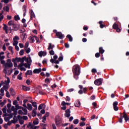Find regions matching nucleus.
<instances>
[{
    "label": "nucleus",
    "mask_w": 129,
    "mask_h": 129,
    "mask_svg": "<svg viewBox=\"0 0 129 129\" xmlns=\"http://www.w3.org/2000/svg\"><path fill=\"white\" fill-rule=\"evenodd\" d=\"M22 110L24 111V113H23V114L24 115H27V114H28V110H27V109L24 108L22 107Z\"/></svg>",
    "instance_id": "nucleus-26"
},
{
    "label": "nucleus",
    "mask_w": 129,
    "mask_h": 129,
    "mask_svg": "<svg viewBox=\"0 0 129 129\" xmlns=\"http://www.w3.org/2000/svg\"><path fill=\"white\" fill-rule=\"evenodd\" d=\"M66 38H67V39H69V41L70 42H72L73 41V37H72V36L70 34L67 35Z\"/></svg>",
    "instance_id": "nucleus-18"
},
{
    "label": "nucleus",
    "mask_w": 129,
    "mask_h": 129,
    "mask_svg": "<svg viewBox=\"0 0 129 129\" xmlns=\"http://www.w3.org/2000/svg\"><path fill=\"white\" fill-rule=\"evenodd\" d=\"M30 20L32 21L33 20V18H36V16L35 15V13L33 10H30Z\"/></svg>",
    "instance_id": "nucleus-13"
},
{
    "label": "nucleus",
    "mask_w": 129,
    "mask_h": 129,
    "mask_svg": "<svg viewBox=\"0 0 129 129\" xmlns=\"http://www.w3.org/2000/svg\"><path fill=\"white\" fill-rule=\"evenodd\" d=\"M27 108L28 110H32V109H33V107H32V105L31 104L28 103Z\"/></svg>",
    "instance_id": "nucleus-27"
},
{
    "label": "nucleus",
    "mask_w": 129,
    "mask_h": 129,
    "mask_svg": "<svg viewBox=\"0 0 129 129\" xmlns=\"http://www.w3.org/2000/svg\"><path fill=\"white\" fill-rule=\"evenodd\" d=\"M49 53L51 55H55V51H54L53 50L49 51Z\"/></svg>",
    "instance_id": "nucleus-48"
},
{
    "label": "nucleus",
    "mask_w": 129,
    "mask_h": 129,
    "mask_svg": "<svg viewBox=\"0 0 129 129\" xmlns=\"http://www.w3.org/2000/svg\"><path fill=\"white\" fill-rule=\"evenodd\" d=\"M12 62H21V57H16L15 58H13Z\"/></svg>",
    "instance_id": "nucleus-15"
},
{
    "label": "nucleus",
    "mask_w": 129,
    "mask_h": 129,
    "mask_svg": "<svg viewBox=\"0 0 129 129\" xmlns=\"http://www.w3.org/2000/svg\"><path fill=\"white\" fill-rule=\"evenodd\" d=\"M102 23H103L102 21L99 22V24L100 25V28H101V29H103V28H104V27H105V25H103Z\"/></svg>",
    "instance_id": "nucleus-31"
},
{
    "label": "nucleus",
    "mask_w": 129,
    "mask_h": 129,
    "mask_svg": "<svg viewBox=\"0 0 129 129\" xmlns=\"http://www.w3.org/2000/svg\"><path fill=\"white\" fill-rule=\"evenodd\" d=\"M10 92L12 96H15V95H16V93L15 92V90H14V89H13V88H11L10 89Z\"/></svg>",
    "instance_id": "nucleus-16"
},
{
    "label": "nucleus",
    "mask_w": 129,
    "mask_h": 129,
    "mask_svg": "<svg viewBox=\"0 0 129 129\" xmlns=\"http://www.w3.org/2000/svg\"><path fill=\"white\" fill-rule=\"evenodd\" d=\"M49 115H50V113L49 112H46L43 116V117L46 118L47 117H48V116H49Z\"/></svg>",
    "instance_id": "nucleus-39"
},
{
    "label": "nucleus",
    "mask_w": 129,
    "mask_h": 129,
    "mask_svg": "<svg viewBox=\"0 0 129 129\" xmlns=\"http://www.w3.org/2000/svg\"><path fill=\"white\" fill-rule=\"evenodd\" d=\"M12 28L13 31H18L20 29V25L14 24L12 26Z\"/></svg>",
    "instance_id": "nucleus-7"
},
{
    "label": "nucleus",
    "mask_w": 129,
    "mask_h": 129,
    "mask_svg": "<svg viewBox=\"0 0 129 129\" xmlns=\"http://www.w3.org/2000/svg\"><path fill=\"white\" fill-rule=\"evenodd\" d=\"M118 104V101H114L113 103V107L115 111H117V110H118V107H117Z\"/></svg>",
    "instance_id": "nucleus-6"
},
{
    "label": "nucleus",
    "mask_w": 129,
    "mask_h": 129,
    "mask_svg": "<svg viewBox=\"0 0 129 129\" xmlns=\"http://www.w3.org/2000/svg\"><path fill=\"white\" fill-rule=\"evenodd\" d=\"M14 116V113L7 114V116H9L10 119L13 118V116Z\"/></svg>",
    "instance_id": "nucleus-47"
},
{
    "label": "nucleus",
    "mask_w": 129,
    "mask_h": 129,
    "mask_svg": "<svg viewBox=\"0 0 129 129\" xmlns=\"http://www.w3.org/2000/svg\"><path fill=\"white\" fill-rule=\"evenodd\" d=\"M14 24H15V23H14L13 21L11 20L8 22L9 26H13Z\"/></svg>",
    "instance_id": "nucleus-35"
},
{
    "label": "nucleus",
    "mask_w": 129,
    "mask_h": 129,
    "mask_svg": "<svg viewBox=\"0 0 129 129\" xmlns=\"http://www.w3.org/2000/svg\"><path fill=\"white\" fill-rule=\"evenodd\" d=\"M6 103H7V100H4L2 103H1V105H2V106H4Z\"/></svg>",
    "instance_id": "nucleus-49"
},
{
    "label": "nucleus",
    "mask_w": 129,
    "mask_h": 129,
    "mask_svg": "<svg viewBox=\"0 0 129 129\" xmlns=\"http://www.w3.org/2000/svg\"><path fill=\"white\" fill-rule=\"evenodd\" d=\"M37 109H34L32 110V115L33 117H35V116H37Z\"/></svg>",
    "instance_id": "nucleus-20"
},
{
    "label": "nucleus",
    "mask_w": 129,
    "mask_h": 129,
    "mask_svg": "<svg viewBox=\"0 0 129 129\" xmlns=\"http://www.w3.org/2000/svg\"><path fill=\"white\" fill-rule=\"evenodd\" d=\"M13 104L14 105H18V101L17 100H14V101H13Z\"/></svg>",
    "instance_id": "nucleus-57"
},
{
    "label": "nucleus",
    "mask_w": 129,
    "mask_h": 129,
    "mask_svg": "<svg viewBox=\"0 0 129 129\" xmlns=\"http://www.w3.org/2000/svg\"><path fill=\"white\" fill-rule=\"evenodd\" d=\"M80 66L78 64H76L73 67V74H76L77 75H80Z\"/></svg>",
    "instance_id": "nucleus-2"
},
{
    "label": "nucleus",
    "mask_w": 129,
    "mask_h": 129,
    "mask_svg": "<svg viewBox=\"0 0 129 129\" xmlns=\"http://www.w3.org/2000/svg\"><path fill=\"white\" fill-rule=\"evenodd\" d=\"M26 62V63H32V59H31V57H27L26 56L21 58L20 57V62L21 63L19 64V67H23V64H24V62Z\"/></svg>",
    "instance_id": "nucleus-1"
},
{
    "label": "nucleus",
    "mask_w": 129,
    "mask_h": 129,
    "mask_svg": "<svg viewBox=\"0 0 129 129\" xmlns=\"http://www.w3.org/2000/svg\"><path fill=\"white\" fill-rule=\"evenodd\" d=\"M32 106H33V107H35L36 109H37V102H33L32 103Z\"/></svg>",
    "instance_id": "nucleus-34"
},
{
    "label": "nucleus",
    "mask_w": 129,
    "mask_h": 129,
    "mask_svg": "<svg viewBox=\"0 0 129 129\" xmlns=\"http://www.w3.org/2000/svg\"><path fill=\"white\" fill-rule=\"evenodd\" d=\"M6 97L8 98H10V97H11V95H10V93L9 92V91L6 92Z\"/></svg>",
    "instance_id": "nucleus-58"
},
{
    "label": "nucleus",
    "mask_w": 129,
    "mask_h": 129,
    "mask_svg": "<svg viewBox=\"0 0 129 129\" xmlns=\"http://www.w3.org/2000/svg\"><path fill=\"white\" fill-rule=\"evenodd\" d=\"M7 81L6 80L5 81V82H4V81H1V83L2 84H6V86H8V85H9L10 84V83L11 82V80H10V78H9V77H7Z\"/></svg>",
    "instance_id": "nucleus-10"
},
{
    "label": "nucleus",
    "mask_w": 129,
    "mask_h": 129,
    "mask_svg": "<svg viewBox=\"0 0 129 129\" xmlns=\"http://www.w3.org/2000/svg\"><path fill=\"white\" fill-rule=\"evenodd\" d=\"M34 38H35V40L36 41V43H39V41L40 40L39 37H37V36H34Z\"/></svg>",
    "instance_id": "nucleus-64"
},
{
    "label": "nucleus",
    "mask_w": 129,
    "mask_h": 129,
    "mask_svg": "<svg viewBox=\"0 0 129 129\" xmlns=\"http://www.w3.org/2000/svg\"><path fill=\"white\" fill-rule=\"evenodd\" d=\"M13 121H16V122L18 121V118H17V116H14L13 117Z\"/></svg>",
    "instance_id": "nucleus-56"
},
{
    "label": "nucleus",
    "mask_w": 129,
    "mask_h": 129,
    "mask_svg": "<svg viewBox=\"0 0 129 129\" xmlns=\"http://www.w3.org/2000/svg\"><path fill=\"white\" fill-rule=\"evenodd\" d=\"M24 53H25V51L24 50V49H21L20 51L19 54L20 56H23V55H24Z\"/></svg>",
    "instance_id": "nucleus-43"
},
{
    "label": "nucleus",
    "mask_w": 129,
    "mask_h": 129,
    "mask_svg": "<svg viewBox=\"0 0 129 129\" xmlns=\"http://www.w3.org/2000/svg\"><path fill=\"white\" fill-rule=\"evenodd\" d=\"M79 122V120L78 119H75L73 121V123L74 124H78V123Z\"/></svg>",
    "instance_id": "nucleus-38"
},
{
    "label": "nucleus",
    "mask_w": 129,
    "mask_h": 129,
    "mask_svg": "<svg viewBox=\"0 0 129 129\" xmlns=\"http://www.w3.org/2000/svg\"><path fill=\"white\" fill-rule=\"evenodd\" d=\"M3 113H5L3 115V116H7L8 113H7V106H5L2 109Z\"/></svg>",
    "instance_id": "nucleus-14"
},
{
    "label": "nucleus",
    "mask_w": 129,
    "mask_h": 129,
    "mask_svg": "<svg viewBox=\"0 0 129 129\" xmlns=\"http://www.w3.org/2000/svg\"><path fill=\"white\" fill-rule=\"evenodd\" d=\"M10 118H9V117H5V118H4V120L5 121H6V122H7V121H10Z\"/></svg>",
    "instance_id": "nucleus-55"
},
{
    "label": "nucleus",
    "mask_w": 129,
    "mask_h": 129,
    "mask_svg": "<svg viewBox=\"0 0 129 129\" xmlns=\"http://www.w3.org/2000/svg\"><path fill=\"white\" fill-rule=\"evenodd\" d=\"M42 71V69L39 68V69H35L33 70V73L34 74H39V73H40Z\"/></svg>",
    "instance_id": "nucleus-11"
},
{
    "label": "nucleus",
    "mask_w": 129,
    "mask_h": 129,
    "mask_svg": "<svg viewBox=\"0 0 129 129\" xmlns=\"http://www.w3.org/2000/svg\"><path fill=\"white\" fill-rule=\"evenodd\" d=\"M65 112L64 116H66V117H70V116L71 115V114H70V113H71L70 109H67L66 110Z\"/></svg>",
    "instance_id": "nucleus-9"
},
{
    "label": "nucleus",
    "mask_w": 129,
    "mask_h": 129,
    "mask_svg": "<svg viewBox=\"0 0 129 129\" xmlns=\"http://www.w3.org/2000/svg\"><path fill=\"white\" fill-rule=\"evenodd\" d=\"M123 118H124V120H125V122H126L127 121V120H129V118H128V117H127V114L123 115Z\"/></svg>",
    "instance_id": "nucleus-28"
},
{
    "label": "nucleus",
    "mask_w": 129,
    "mask_h": 129,
    "mask_svg": "<svg viewBox=\"0 0 129 129\" xmlns=\"http://www.w3.org/2000/svg\"><path fill=\"white\" fill-rule=\"evenodd\" d=\"M38 55H39V57H43V56L44 55V52L42 51H39L38 52Z\"/></svg>",
    "instance_id": "nucleus-41"
},
{
    "label": "nucleus",
    "mask_w": 129,
    "mask_h": 129,
    "mask_svg": "<svg viewBox=\"0 0 129 129\" xmlns=\"http://www.w3.org/2000/svg\"><path fill=\"white\" fill-rule=\"evenodd\" d=\"M22 89L24 91H29L30 90V88L27 87L25 86H22Z\"/></svg>",
    "instance_id": "nucleus-25"
},
{
    "label": "nucleus",
    "mask_w": 129,
    "mask_h": 129,
    "mask_svg": "<svg viewBox=\"0 0 129 129\" xmlns=\"http://www.w3.org/2000/svg\"><path fill=\"white\" fill-rule=\"evenodd\" d=\"M113 29H114V30H116V29H117L118 28V25L117 24H116V23H114L113 25Z\"/></svg>",
    "instance_id": "nucleus-37"
},
{
    "label": "nucleus",
    "mask_w": 129,
    "mask_h": 129,
    "mask_svg": "<svg viewBox=\"0 0 129 129\" xmlns=\"http://www.w3.org/2000/svg\"><path fill=\"white\" fill-rule=\"evenodd\" d=\"M45 83H47V84H48V83H50V79H49V78L45 79Z\"/></svg>",
    "instance_id": "nucleus-53"
},
{
    "label": "nucleus",
    "mask_w": 129,
    "mask_h": 129,
    "mask_svg": "<svg viewBox=\"0 0 129 129\" xmlns=\"http://www.w3.org/2000/svg\"><path fill=\"white\" fill-rule=\"evenodd\" d=\"M96 58H99L100 57V53L99 52H97L95 55Z\"/></svg>",
    "instance_id": "nucleus-52"
},
{
    "label": "nucleus",
    "mask_w": 129,
    "mask_h": 129,
    "mask_svg": "<svg viewBox=\"0 0 129 129\" xmlns=\"http://www.w3.org/2000/svg\"><path fill=\"white\" fill-rule=\"evenodd\" d=\"M18 114H20L21 115L24 114V112H23V111L22 110H19L18 111Z\"/></svg>",
    "instance_id": "nucleus-63"
},
{
    "label": "nucleus",
    "mask_w": 129,
    "mask_h": 129,
    "mask_svg": "<svg viewBox=\"0 0 129 129\" xmlns=\"http://www.w3.org/2000/svg\"><path fill=\"white\" fill-rule=\"evenodd\" d=\"M16 110H18V109H22L23 108V107L19 106V104H17L16 105Z\"/></svg>",
    "instance_id": "nucleus-44"
},
{
    "label": "nucleus",
    "mask_w": 129,
    "mask_h": 129,
    "mask_svg": "<svg viewBox=\"0 0 129 129\" xmlns=\"http://www.w3.org/2000/svg\"><path fill=\"white\" fill-rule=\"evenodd\" d=\"M29 47V42H26L24 46V49H28Z\"/></svg>",
    "instance_id": "nucleus-51"
},
{
    "label": "nucleus",
    "mask_w": 129,
    "mask_h": 129,
    "mask_svg": "<svg viewBox=\"0 0 129 129\" xmlns=\"http://www.w3.org/2000/svg\"><path fill=\"white\" fill-rule=\"evenodd\" d=\"M43 107V108H45V107H46V105H45L44 104H41L38 106V110H41V109H42Z\"/></svg>",
    "instance_id": "nucleus-23"
},
{
    "label": "nucleus",
    "mask_w": 129,
    "mask_h": 129,
    "mask_svg": "<svg viewBox=\"0 0 129 129\" xmlns=\"http://www.w3.org/2000/svg\"><path fill=\"white\" fill-rule=\"evenodd\" d=\"M23 16L24 17L26 16V12H27V6L26 5H23Z\"/></svg>",
    "instance_id": "nucleus-19"
},
{
    "label": "nucleus",
    "mask_w": 129,
    "mask_h": 129,
    "mask_svg": "<svg viewBox=\"0 0 129 129\" xmlns=\"http://www.w3.org/2000/svg\"><path fill=\"white\" fill-rule=\"evenodd\" d=\"M24 50L27 54H29V53L31 52V48H30V47H29L28 48H24Z\"/></svg>",
    "instance_id": "nucleus-33"
},
{
    "label": "nucleus",
    "mask_w": 129,
    "mask_h": 129,
    "mask_svg": "<svg viewBox=\"0 0 129 129\" xmlns=\"http://www.w3.org/2000/svg\"><path fill=\"white\" fill-rule=\"evenodd\" d=\"M14 19L15 21H19L20 20V16L19 15H16L14 16Z\"/></svg>",
    "instance_id": "nucleus-36"
},
{
    "label": "nucleus",
    "mask_w": 129,
    "mask_h": 129,
    "mask_svg": "<svg viewBox=\"0 0 129 129\" xmlns=\"http://www.w3.org/2000/svg\"><path fill=\"white\" fill-rule=\"evenodd\" d=\"M16 121H13V120H11V121H9L7 123L8 125H11L12 123H16Z\"/></svg>",
    "instance_id": "nucleus-30"
},
{
    "label": "nucleus",
    "mask_w": 129,
    "mask_h": 129,
    "mask_svg": "<svg viewBox=\"0 0 129 129\" xmlns=\"http://www.w3.org/2000/svg\"><path fill=\"white\" fill-rule=\"evenodd\" d=\"M3 88L4 90H5L6 92H7L9 87H8V86L4 85Z\"/></svg>",
    "instance_id": "nucleus-42"
},
{
    "label": "nucleus",
    "mask_w": 129,
    "mask_h": 129,
    "mask_svg": "<svg viewBox=\"0 0 129 129\" xmlns=\"http://www.w3.org/2000/svg\"><path fill=\"white\" fill-rule=\"evenodd\" d=\"M58 61H63V54H62V52L60 53V56L58 57Z\"/></svg>",
    "instance_id": "nucleus-29"
},
{
    "label": "nucleus",
    "mask_w": 129,
    "mask_h": 129,
    "mask_svg": "<svg viewBox=\"0 0 129 129\" xmlns=\"http://www.w3.org/2000/svg\"><path fill=\"white\" fill-rule=\"evenodd\" d=\"M14 66L13 62H12V60L11 59H8L7 60V62L5 64V67L6 69H9V68H12Z\"/></svg>",
    "instance_id": "nucleus-3"
},
{
    "label": "nucleus",
    "mask_w": 129,
    "mask_h": 129,
    "mask_svg": "<svg viewBox=\"0 0 129 129\" xmlns=\"http://www.w3.org/2000/svg\"><path fill=\"white\" fill-rule=\"evenodd\" d=\"M4 27H3V30L5 31L6 30H8V26L6 25L5 24H3Z\"/></svg>",
    "instance_id": "nucleus-50"
},
{
    "label": "nucleus",
    "mask_w": 129,
    "mask_h": 129,
    "mask_svg": "<svg viewBox=\"0 0 129 129\" xmlns=\"http://www.w3.org/2000/svg\"><path fill=\"white\" fill-rule=\"evenodd\" d=\"M99 53L100 54H101L102 55V54H103V53H104L105 50L104 49H103V48H102V47H100L99 48Z\"/></svg>",
    "instance_id": "nucleus-24"
},
{
    "label": "nucleus",
    "mask_w": 129,
    "mask_h": 129,
    "mask_svg": "<svg viewBox=\"0 0 129 129\" xmlns=\"http://www.w3.org/2000/svg\"><path fill=\"white\" fill-rule=\"evenodd\" d=\"M26 83L27 85H30L31 84V81H30V80H27Z\"/></svg>",
    "instance_id": "nucleus-61"
},
{
    "label": "nucleus",
    "mask_w": 129,
    "mask_h": 129,
    "mask_svg": "<svg viewBox=\"0 0 129 129\" xmlns=\"http://www.w3.org/2000/svg\"><path fill=\"white\" fill-rule=\"evenodd\" d=\"M102 80L103 79L101 78L98 79L94 81V84L97 86L101 85L102 84Z\"/></svg>",
    "instance_id": "nucleus-5"
},
{
    "label": "nucleus",
    "mask_w": 129,
    "mask_h": 129,
    "mask_svg": "<svg viewBox=\"0 0 129 129\" xmlns=\"http://www.w3.org/2000/svg\"><path fill=\"white\" fill-rule=\"evenodd\" d=\"M18 44H19V42L17 40H14L13 42V46H17Z\"/></svg>",
    "instance_id": "nucleus-45"
},
{
    "label": "nucleus",
    "mask_w": 129,
    "mask_h": 129,
    "mask_svg": "<svg viewBox=\"0 0 129 129\" xmlns=\"http://www.w3.org/2000/svg\"><path fill=\"white\" fill-rule=\"evenodd\" d=\"M80 105H81L80 101H79V100H77V101H75V106H76V107H79Z\"/></svg>",
    "instance_id": "nucleus-17"
},
{
    "label": "nucleus",
    "mask_w": 129,
    "mask_h": 129,
    "mask_svg": "<svg viewBox=\"0 0 129 129\" xmlns=\"http://www.w3.org/2000/svg\"><path fill=\"white\" fill-rule=\"evenodd\" d=\"M25 75L26 76L27 75H30V76L33 75V71H32V70H28L27 72L25 73Z\"/></svg>",
    "instance_id": "nucleus-21"
},
{
    "label": "nucleus",
    "mask_w": 129,
    "mask_h": 129,
    "mask_svg": "<svg viewBox=\"0 0 129 129\" xmlns=\"http://www.w3.org/2000/svg\"><path fill=\"white\" fill-rule=\"evenodd\" d=\"M84 125H85V122H81L80 123V126H84Z\"/></svg>",
    "instance_id": "nucleus-62"
},
{
    "label": "nucleus",
    "mask_w": 129,
    "mask_h": 129,
    "mask_svg": "<svg viewBox=\"0 0 129 129\" xmlns=\"http://www.w3.org/2000/svg\"><path fill=\"white\" fill-rule=\"evenodd\" d=\"M78 76H79V75L74 74V77L75 79H76V80L78 79L79 78Z\"/></svg>",
    "instance_id": "nucleus-59"
},
{
    "label": "nucleus",
    "mask_w": 129,
    "mask_h": 129,
    "mask_svg": "<svg viewBox=\"0 0 129 129\" xmlns=\"http://www.w3.org/2000/svg\"><path fill=\"white\" fill-rule=\"evenodd\" d=\"M19 40H20V37H19L18 36H15L13 38V41H17Z\"/></svg>",
    "instance_id": "nucleus-46"
},
{
    "label": "nucleus",
    "mask_w": 129,
    "mask_h": 129,
    "mask_svg": "<svg viewBox=\"0 0 129 129\" xmlns=\"http://www.w3.org/2000/svg\"><path fill=\"white\" fill-rule=\"evenodd\" d=\"M30 126H31V128H33V126H34L32 125V122H31L29 123L28 125H27V127L29 128Z\"/></svg>",
    "instance_id": "nucleus-60"
},
{
    "label": "nucleus",
    "mask_w": 129,
    "mask_h": 129,
    "mask_svg": "<svg viewBox=\"0 0 129 129\" xmlns=\"http://www.w3.org/2000/svg\"><path fill=\"white\" fill-rule=\"evenodd\" d=\"M33 124H34V125L39 124V121H38V120H34V121H33Z\"/></svg>",
    "instance_id": "nucleus-54"
},
{
    "label": "nucleus",
    "mask_w": 129,
    "mask_h": 129,
    "mask_svg": "<svg viewBox=\"0 0 129 129\" xmlns=\"http://www.w3.org/2000/svg\"><path fill=\"white\" fill-rule=\"evenodd\" d=\"M55 36L58 39H60V40H62V39H64V37H65V35L64 34H62V32H56Z\"/></svg>",
    "instance_id": "nucleus-4"
},
{
    "label": "nucleus",
    "mask_w": 129,
    "mask_h": 129,
    "mask_svg": "<svg viewBox=\"0 0 129 129\" xmlns=\"http://www.w3.org/2000/svg\"><path fill=\"white\" fill-rule=\"evenodd\" d=\"M55 124L59 125L61 123V118L59 117L56 116L54 119Z\"/></svg>",
    "instance_id": "nucleus-8"
},
{
    "label": "nucleus",
    "mask_w": 129,
    "mask_h": 129,
    "mask_svg": "<svg viewBox=\"0 0 129 129\" xmlns=\"http://www.w3.org/2000/svg\"><path fill=\"white\" fill-rule=\"evenodd\" d=\"M31 65H32V62H27L23 64V66H25L26 68H28V69H31Z\"/></svg>",
    "instance_id": "nucleus-12"
},
{
    "label": "nucleus",
    "mask_w": 129,
    "mask_h": 129,
    "mask_svg": "<svg viewBox=\"0 0 129 129\" xmlns=\"http://www.w3.org/2000/svg\"><path fill=\"white\" fill-rule=\"evenodd\" d=\"M18 69H20V70H21V71H26V68L23 67H19L18 66Z\"/></svg>",
    "instance_id": "nucleus-40"
},
{
    "label": "nucleus",
    "mask_w": 129,
    "mask_h": 129,
    "mask_svg": "<svg viewBox=\"0 0 129 129\" xmlns=\"http://www.w3.org/2000/svg\"><path fill=\"white\" fill-rule=\"evenodd\" d=\"M123 118V116H122L121 115H120V118L118 119V121L120 122V123H122V119Z\"/></svg>",
    "instance_id": "nucleus-32"
},
{
    "label": "nucleus",
    "mask_w": 129,
    "mask_h": 129,
    "mask_svg": "<svg viewBox=\"0 0 129 129\" xmlns=\"http://www.w3.org/2000/svg\"><path fill=\"white\" fill-rule=\"evenodd\" d=\"M55 47V45H52V43H49V46L48 47V50H49V51H50V50H53V48Z\"/></svg>",
    "instance_id": "nucleus-22"
}]
</instances>
